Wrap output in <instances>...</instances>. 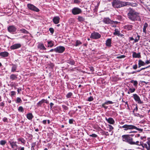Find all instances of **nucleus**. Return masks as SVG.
I'll list each match as a JSON object with an SVG mask.
<instances>
[{
	"label": "nucleus",
	"instance_id": "34",
	"mask_svg": "<svg viewBox=\"0 0 150 150\" xmlns=\"http://www.w3.org/2000/svg\"><path fill=\"white\" fill-rule=\"evenodd\" d=\"M18 110L19 112L23 113L24 112V109L22 106H20L18 107Z\"/></svg>",
	"mask_w": 150,
	"mask_h": 150
},
{
	"label": "nucleus",
	"instance_id": "56",
	"mask_svg": "<svg viewBox=\"0 0 150 150\" xmlns=\"http://www.w3.org/2000/svg\"><path fill=\"white\" fill-rule=\"evenodd\" d=\"M90 70L91 71H94V69L93 67H90L89 68Z\"/></svg>",
	"mask_w": 150,
	"mask_h": 150
},
{
	"label": "nucleus",
	"instance_id": "13",
	"mask_svg": "<svg viewBox=\"0 0 150 150\" xmlns=\"http://www.w3.org/2000/svg\"><path fill=\"white\" fill-rule=\"evenodd\" d=\"M21 45L20 44H16L10 47V48L12 50H15L20 47Z\"/></svg>",
	"mask_w": 150,
	"mask_h": 150
},
{
	"label": "nucleus",
	"instance_id": "58",
	"mask_svg": "<svg viewBox=\"0 0 150 150\" xmlns=\"http://www.w3.org/2000/svg\"><path fill=\"white\" fill-rule=\"evenodd\" d=\"M4 103L3 102L0 103V106H2L3 108L4 106Z\"/></svg>",
	"mask_w": 150,
	"mask_h": 150
},
{
	"label": "nucleus",
	"instance_id": "41",
	"mask_svg": "<svg viewBox=\"0 0 150 150\" xmlns=\"http://www.w3.org/2000/svg\"><path fill=\"white\" fill-rule=\"evenodd\" d=\"M108 127H109V129L108 131L109 132H111L112 130L113 129V127L110 125H108Z\"/></svg>",
	"mask_w": 150,
	"mask_h": 150
},
{
	"label": "nucleus",
	"instance_id": "3",
	"mask_svg": "<svg viewBox=\"0 0 150 150\" xmlns=\"http://www.w3.org/2000/svg\"><path fill=\"white\" fill-rule=\"evenodd\" d=\"M130 4L127 2L117 0L114 1L112 3V5L114 8H118L129 5Z\"/></svg>",
	"mask_w": 150,
	"mask_h": 150
},
{
	"label": "nucleus",
	"instance_id": "36",
	"mask_svg": "<svg viewBox=\"0 0 150 150\" xmlns=\"http://www.w3.org/2000/svg\"><path fill=\"white\" fill-rule=\"evenodd\" d=\"M130 82L132 83H133L134 86H137L138 84V82L137 81L132 80L130 81Z\"/></svg>",
	"mask_w": 150,
	"mask_h": 150
},
{
	"label": "nucleus",
	"instance_id": "29",
	"mask_svg": "<svg viewBox=\"0 0 150 150\" xmlns=\"http://www.w3.org/2000/svg\"><path fill=\"white\" fill-rule=\"evenodd\" d=\"M135 89L134 88H130L129 89L127 93L128 94H129L130 93H132L135 91Z\"/></svg>",
	"mask_w": 150,
	"mask_h": 150
},
{
	"label": "nucleus",
	"instance_id": "35",
	"mask_svg": "<svg viewBox=\"0 0 150 150\" xmlns=\"http://www.w3.org/2000/svg\"><path fill=\"white\" fill-rule=\"evenodd\" d=\"M18 140L19 141H21L22 143L25 144V141L24 138L21 137L18 138Z\"/></svg>",
	"mask_w": 150,
	"mask_h": 150
},
{
	"label": "nucleus",
	"instance_id": "38",
	"mask_svg": "<svg viewBox=\"0 0 150 150\" xmlns=\"http://www.w3.org/2000/svg\"><path fill=\"white\" fill-rule=\"evenodd\" d=\"M22 102V100L21 98L19 97H17L16 98V103H21Z\"/></svg>",
	"mask_w": 150,
	"mask_h": 150
},
{
	"label": "nucleus",
	"instance_id": "5",
	"mask_svg": "<svg viewBox=\"0 0 150 150\" xmlns=\"http://www.w3.org/2000/svg\"><path fill=\"white\" fill-rule=\"evenodd\" d=\"M103 22L107 24H110L112 25L114 24H117L118 22L116 21H111L109 18H105L103 20Z\"/></svg>",
	"mask_w": 150,
	"mask_h": 150
},
{
	"label": "nucleus",
	"instance_id": "7",
	"mask_svg": "<svg viewBox=\"0 0 150 150\" xmlns=\"http://www.w3.org/2000/svg\"><path fill=\"white\" fill-rule=\"evenodd\" d=\"M17 28L15 26L11 25L8 26L7 28L8 31L11 34H13L16 30Z\"/></svg>",
	"mask_w": 150,
	"mask_h": 150
},
{
	"label": "nucleus",
	"instance_id": "39",
	"mask_svg": "<svg viewBox=\"0 0 150 150\" xmlns=\"http://www.w3.org/2000/svg\"><path fill=\"white\" fill-rule=\"evenodd\" d=\"M6 143V141L5 140H1L0 141V144L2 145H4Z\"/></svg>",
	"mask_w": 150,
	"mask_h": 150
},
{
	"label": "nucleus",
	"instance_id": "63",
	"mask_svg": "<svg viewBox=\"0 0 150 150\" xmlns=\"http://www.w3.org/2000/svg\"><path fill=\"white\" fill-rule=\"evenodd\" d=\"M44 100L45 103L47 104H48L49 103L48 101L47 100L44 99Z\"/></svg>",
	"mask_w": 150,
	"mask_h": 150
},
{
	"label": "nucleus",
	"instance_id": "23",
	"mask_svg": "<svg viewBox=\"0 0 150 150\" xmlns=\"http://www.w3.org/2000/svg\"><path fill=\"white\" fill-rule=\"evenodd\" d=\"M145 62L142 61V60L140 59L138 61V67L139 68L142 66H144L145 65Z\"/></svg>",
	"mask_w": 150,
	"mask_h": 150
},
{
	"label": "nucleus",
	"instance_id": "11",
	"mask_svg": "<svg viewBox=\"0 0 150 150\" xmlns=\"http://www.w3.org/2000/svg\"><path fill=\"white\" fill-rule=\"evenodd\" d=\"M55 52L57 53H61L65 50V47L62 46H59L55 48Z\"/></svg>",
	"mask_w": 150,
	"mask_h": 150
},
{
	"label": "nucleus",
	"instance_id": "22",
	"mask_svg": "<svg viewBox=\"0 0 150 150\" xmlns=\"http://www.w3.org/2000/svg\"><path fill=\"white\" fill-rule=\"evenodd\" d=\"M133 26L131 25H126L124 26V28L127 30H131L132 29Z\"/></svg>",
	"mask_w": 150,
	"mask_h": 150
},
{
	"label": "nucleus",
	"instance_id": "62",
	"mask_svg": "<svg viewBox=\"0 0 150 150\" xmlns=\"http://www.w3.org/2000/svg\"><path fill=\"white\" fill-rule=\"evenodd\" d=\"M145 63V64H148L150 63V62L149 60H146Z\"/></svg>",
	"mask_w": 150,
	"mask_h": 150
},
{
	"label": "nucleus",
	"instance_id": "44",
	"mask_svg": "<svg viewBox=\"0 0 150 150\" xmlns=\"http://www.w3.org/2000/svg\"><path fill=\"white\" fill-rule=\"evenodd\" d=\"M16 93L14 91H11V96L12 97L16 95Z\"/></svg>",
	"mask_w": 150,
	"mask_h": 150
},
{
	"label": "nucleus",
	"instance_id": "6",
	"mask_svg": "<svg viewBox=\"0 0 150 150\" xmlns=\"http://www.w3.org/2000/svg\"><path fill=\"white\" fill-rule=\"evenodd\" d=\"M28 8L30 10L35 11L36 12L39 11V9L33 5L31 4H28L27 5Z\"/></svg>",
	"mask_w": 150,
	"mask_h": 150
},
{
	"label": "nucleus",
	"instance_id": "16",
	"mask_svg": "<svg viewBox=\"0 0 150 150\" xmlns=\"http://www.w3.org/2000/svg\"><path fill=\"white\" fill-rule=\"evenodd\" d=\"M132 57L134 58H140L141 57L140 53H137L136 52H132Z\"/></svg>",
	"mask_w": 150,
	"mask_h": 150
},
{
	"label": "nucleus",
	"instance_id": "4",
	"mask_svg": "<svg viewBox=\"0 0 150 150\" xmlns=\"http://www.w3.org/2000/svg\"><path fill=\"white\" fill-rule=\"evenodd\" d=\"M122 128L124 129V130L127 131L129 129H136L138 131L142 132L143 129H142L138 128L136 126L132 125H125L122 126L120 127V128Z\"/></svg>",
	"mask_w": 150,
	"mask_h": 150
},
{
	"label": "nucleus",
	"instance_id": "30",
	"mask_svg": "<svg viewBox=\"0 0 150 150\" xmlns=\"http://www.w3.org/2000/svg\"><path fill=\"white\" fill-rule=\"evenodd\" d=\"M20 31L21 33L24 34H28L29 33L28 31L24 29H20Z\"/></svg>",
	"mask_w": 150,
	"mask_h": 150
},
{
	"label": "nucleus",
	"instance_id": "42",
	"mask_svg": "<svg viewBox=\"0 0 150 150\" xmlns=\"http://www.w3.org/2000/svg\"><path fill=\"white\" fill-rule=\"evenodd\" d=\"M62 108L64 109V110H68L69 108H68L66 106L64 105H62Z\"/></svg>",
	"mask_w": 150,
	"mask_h": 150
},
{
	"label": "nucleus",
	"instance_id": "43",
	"mask_svg": "<svg viewBox=\"0 0 150 150\" xmlns=\"http://www.w3.org/2000/svg\"><path fill=\"white\" fill-rule=\"evenodd\" d=\"M49 30L50 31V33L52 34L54 32V30L53 28H50L49 29Z\"/></svg>",
	"mask_w": 150,
	"mask_h": 150
},
{
	"label": "nucleus",
	"instance_id": "55",
	"mask_svg": "<svg viewBox=\"0 0 150 150\" xmlns=\"http://www.w3.org/2000/svg\"><path fill=\"white\" fill-rule=\"evenodd\" d=\"M47 120H43L42 122L44 125H46L47 123Z\"/></svg>",
	"mask_w": 150,
	"mask_h": 150
},
{
	"label": "nucleus",
	"instance_id": "48",
	"mask_svg": "<svg viewBox=\"0 0 150 150\" xmlns=\"http://www.w3.org/2000/svg\"><path fill=\"white\" fill-rule=\"evenodd\" d=\"M143 146L144 147H145L146 149H147L148 148H149V147H150V146H148L146 144H143Z\"/></svg>",
	"mask_w": 150,
	"mask_h": 150
},
{
	"label": "nucleus",
	"instance_id": "64",
	"mask_svg": "<svg viewBox=\"0 0 150 150\" xmlns=\"http://www.w3.org/2000/svg\"><path fill=\"white\" fill-rule=\"evenodd\" d=\"M147 144L149 146H150V141H149V140H148L147 142Z\"/></svg>",
	"mask_w": 150,
	"mask_h": 150
},
{
	"label": "nucleus",
	"instance_id": "32",
	"mask_svg": "<svg viewBox=\"0 0 150 150\" xmlns=\"http://www.w3.org/2000/svg\"><path fill=\"white\" fill-rule=\"evenodd\" d=\"M120 33V31L118 29H116L115 30V32L113 33V35H117L118 36Z\"/></svg>",
	"mask_w": 150,
	"mask_h": 150
},
{
	"label": "nucleus",
	"instance_id": "33",
	"mask_svg": "<svg viewBox=\"0 0 150 150\" xmlns=\"http://www.w3.org/2000/svg\"><path fill=\"white\" fill-rule=\"evenodd\" d=\"M82 43L81 41L79 40H77L76 42V44L75 46L76 47L79 46L80 45H81Z\"/></svg>",
	"mask_w": 150,
	"mask_h": 150
},
{
	"label": "nucleus",
	"instance_id": "49",
	"mask_svg": "<svg viewBox=\"0 0 150 150\" xmlns=\"http://www.w3.org/2000/svg\"><path fill=\"white\" fill-rule=\"evenodd\" d=\"M105 105V104H104V103H103L102 105V106L105 109H107L108 108V107L107 106Z\"/></svg>",
	"mask_w": 150,
	"mask_h": 150
},
{
	"label": "nucleus",
	"instance_id": "59",
	"mask_svg": "<svg viewBox=\"0 0 150 150\" xmlns=\"http://www.w3.org/2000/svg\"><path fill=\"white\" fill-rule=\"evenodd\" d=\"M149 67H145V68H141L140 70H138L137 71H139L140 72L142 70H144V69H145L146 68H148Z\"/></svg>",
	"mask_w": 150,
	"mask_h": 150
},
{
	"label": "nucleus",
	"instance_id": "50",
	"mask_svg": "<svg viewBox=\"0 0 150 150\" xmlns=\"http://www.w3.org/2000/svg\"><path fill=\"white\" fill-rule=\"evenodd\" d=\"M138 110V108L137 105H136V107L134 108L133 111V113H134L135 111H137Z\"/></svg>",
	"mask_w": 150,
	"mask_h": 150
},
{
	"label": "nucleus",
	"instance_id": "1",
	"mask_svg": "<svg viewBox=\"0 0 150 150\" xmlns=\"http://www.w3.org/2000/svg\"><path fill=\"white\" fill-rule=\"evenodd\" d=\"M122 137L123 141L126 142L130 145H140L142 143L139 141H134L133 138L128 135H123Z\"/></svg>",
	"mask_w": 150,
	"mask_h": 150
},
{
	"label": "nucleus",
	"instance_id": "21",
	"mask_svg": "<svg viewBox=\"0 0 150 150\" xmlns=\"http://www.w3.org/2000/svg\"><path fill=\"white\" fill-rule=\"evenodd\" d=\"M8 53L7 52H2L0 53V56L3 57H8Z\"/></svg>",
	"mask_w": 150,
	"mask_h": 150
},
{
	"label": "nucleus",
	"instance_id": "18",
	"mask_svg": "<svg viewBox=\"0 0 150 150\" xmlns=\"http://www.w3.org/2000/svg\"><path fill=\"white\" fill-rule=\"evenodd\" d=\"M10 65L12 66L11 67V72H13L16 71L17 67V65L16 64H12Z\"/></svg>",
	"mask_w": 150,
	"mask_h": 150
},
{
	"label": "nucleus",
	"instance_id": "51",
	"mask_svg": "<svg viewBox=\"0 0 150 150\" xmlns=\"http://www.w3.org/2000/svg\"><path fill=\"white\" fill-rule=\"evenodd\" d=\"M50 67L51 68H53L54 66V64L52 63H50L49 65Z\"/></svg>",
	"mask_w": 150,
	"mask_h": 150
},
{
	"label": "nucleus",
	"instance_id": "28",
	"mask_svg": "<svg viewBox=\"0 0 150 150\" xmlns=\"http://www.w3.org/2000/svg\"><path fill=\"white\" fill-rule=\"evenodd\" d=\"M77 19H78V21L79 22H81L84 21L85 20V19L84 18H83V17L82 16H78Z\"/></svg>",
	"mask_w": 150,
	"mask_h": 150
},
{
	"label": "nucleus",
	"instance_id": "53",
	"mask_svg": "<svg viewBox=\"0 0 150 150\" xmlns=\"http://www.w3.org/2000/svg\"><path fill=\"white\" fill-rule=\"evenodd\" d=\"M3 120L4 122H7V118L6 117H4L3 118Z\"/></svg>",
	"mask_w": 150,
	"mask_h": 150
},
{
	"label": "nucleus",
	"instance_id": "24",
	"mask_svg": "<svg viewBox=\"0 0 150 150\" xmlns=\"http://www.w3.org/2000/svg\"><path fill=\"white\" fill-rule=\"evenodd\" d=\"M26 117L29 120H31L33 117V116L32 113H29L26 114Z\"/></svg>",
	"mask_w": 150,
	"mask_h": 150
},
{
	"label": "nucleus",
	"instance_id": "14",
	"mask_svg": "<svg viewBox=\"0 0 150 150\" xmlns=\"http://www.w3.org/2000/svg\"><path fill=\"white\" fill-rule=\"evenodd\" d=\"M60 18L58 16H55L53 19V21L55 24H57L59 22Z\"/></svg>",
	"mask_w": 150,
	"mask_h": 150
},
{
	"label": "nucleus",
	"instance_id": "9",
	"mask_svg": "<svg viewBox=\"0 0 150 150\" xmlns=\"http://www.w3.org/2000/svg\"><path fill=\"white\" fill-rule=\"evenodd\" d=\"M101 37V35L98 33L94 32L91 34L90 38L94 39L100 38Z\"/></svg>",
	"mask_w": 150,
	"mask_h": 150
},
{
	"label": "nucleus",
	"instance_id": "19",
	"mask_svg": "<svg viewBox=\"0 0 150 150\" xmlns=\"http://www.w3.org/2000/svg\"><path fill=\"white\" fill-rule=\"evenodd\" d=\"M44 99H42L38 103H37V106L38 108L39 107H41L42 105H44Z\"/></svg>",
	"mask_w": 150,
	"mask_h": 150
},
{
	"label": "nucleus",
	"instance_id": "12",
	"mask_svg": "<svg viewBox=\"0 0 150 150\" xmlns=\"http://www.w3.org/2000/svg\"><path fill=\"white\" fill-rule=\"evenodd\" d=\"M133 97L135 100L138 103L141 104L143 103V102L141 101L140 97L137 94H133Z\"/></svg>",
	"mask_w": 150,
	"mask_h": 150
},
{
	"label": "nucleus",
	"instance_id": "31",
	"mask_svg": "<svg viewBox=\"0 0 150 150\" xmlns=\"http://www.w3.org/2000/svg\"><path fill=\"white\" fill-rule=\"evenodd\" d=\"M67 63L71 65H73L75 64V61L72 59H71L69 60H68L67 61Z\"/></svg>",
	"mask_w": 150,
	"mask_h": 150
},
{
	"label": "nucleus",
	"instance_id": "8",
	"mask_svg": "<svg viewBox=\"0 0 150 150\" xmlns=\"http://www.w3.org/2000/svg\"><path fill=\"white\" fill-rule=\"evenodd\" d=\"M82 12V10L81 9L76 7L73 8L71 11L72 13L74 15L79 14L81 13Z\"/></svg>",
	"mask_w": 150,
	"mask_h": 150
},
{
	"label": "nucleus",
	"instance_id": "26",
	"mask_svg": "<svg viewBox=\"0 0 150 150\" xmlns=\"http://www.w3.org/2000/svg\"><path fill=\"white\" fill-rule=\"evenodd\" d=\"M10 79L12 80H13L17 79V76L15 74H12L10 76Z\"/></svg>",
	"mask_w": 150,
	"mask_h": 150
},
{
	"label": "nucleus",
	"instance_id": "57",
	"mask_svg": "<svg viewBox=\"0 0 150 150\" xmlns=\"http://www.w3.org/2000/svg\"><path fill=\"white\" fill-rule=\"evenodd\" d=\"M73 119H69V123L70 124H71L73 123Z\"/></svg>",
	"mask_w": 150,
	"mask_h": 150
},
{
	"label": "nucleus",
	"instance_id": "54",
	"mask_svg": "<svg viewBox=\"0 0 150 150\" xmlns=\"http://www.w3.org/2000/svg\"><path fill=\"white\" fill-rule=\"evenodd\" d=\"M137 67V65L136 64L134 65L133 66V68L134 69H136Z\"/></svg>",
	"mask_w": 150,
	"mask_h": 150
},
{
	"label": "nucleus",
	"instance_id": "15",
	"mask_svg": "<svg viewBox=\"0 0 150 150\" xmlns=\"http://www.w3.org/2000/svg\"><path fill=\"white\" fill-rule=\"evenodd\" d=\"M105 119L107 122L110 124H113L115 122L114 120L111 117H109L108 118H107L106 117Z\"/></svg>",
	"mask_w": 150,
	"mask_h": 150
},
{
	"label": "nucleus",
	"instance_id": "40",
	"mask_svg": "<svg viewBox=\"0 0 150 150\" xmlns=\"http://www.w3.org/2000/svg\"><path fill=\"white\" fill-rule=\"evenodd\" d=\"M72 93L71 92L69 93L66 95V97L67 98H70L71 96H72Z\"/></svg>",
	"mask_w": 150,
	"mask_h": 150
},
{
	"label": "nucleus",
	"instance_id": "10",
	"mask_svg": "<svg viewBox=\"0 0 150 150\" xmlns=\"http://www.w3.org/2000/svg\"><path fill=\"white\" fill-rule=\"evenodd\" d=\"M11 148L14 150H16L17 149L18 145L16 144V142L13 141V139H11L8 142Z\"/></svg>",
	"mask_w": 150,
	"mask_h": 150
},
{
	"label": "nucleus",
	"instance_id": "47",
	"mask_svg": "<svg viewBox=\"0 0 150 150\" xmlns=\"http://www.w3.org/2000/svg\"><path fill=\"white\" fill-rule=\"evenodd\" d=\"M125 57V56L124 55H121L120 56H118L117 57V59L123 58H124Z\"/></svg>",
	"mask_w": 150,
	"mask_h": 150
},
{
	"label": "nucleus",
	"instance_id": "61",
	"mask_svg": "<svg viewBox=\"0 0 150 150\" xmlns=\"http://www.w3.org/2000/svg\"><path fill=\"white\" fill-rule=\"evenodd\" d=\"M21 91V88H18L17 90V91L18 93H19V92Z\"/></svg>",
	"mask_w": 150,
	"mask_h": 150
},
{
	"label": "nucleus",
	"instance_id": "2",
	"mask_svg": "<svg viewBox=\"0 0 150 150\" xmlns=\"http://www.w3.org/2000/svg\"><path fill=\"white\" fill-rule=\"evenodd\" d=\"M139 13L136 12L134 10L129 8L127 15L129 18L132 21H134L138 17Z\"/></svg>",
	"mask_w": 150,
	"mask_h": 150
},
{
	"label": "nucleus",
	"instance_id": "52",
	"mask_svg": "<svg viewBox=\"0 0 150 150\" xmlns=\"http://www.w3.org/2000/svg\"><path fill=\"white\" fill-rule=\"evenodd\" d=\"M74 2L75 4H78L80 3V1L79 0H74Z\"/></svg>",
	"mask_w": 150,
	"mask_h": 150
},
{
	"label": "nucleus",
	"instance_id": "17",
	"mask_svg": "<svg viewBox=\"0 0 150 150\" xmlns=\"http://www.w3.org/2000/svg\"><path fill=\"white\" fill-rule=\"evenodd\" d=\"M112 40L111 39L108 38L106 41L105 45L108 47H110L111 46Z\"/></svg>",
	"mask_w": 150,
	"mask_h": 150
},
{
	"label": "nucleus",
	"instance_id": "45",
	"mask_svg": "<svg viewBox=\"0 0 150 150\" xmlns=\"http://www.w3.org/2000/svg\"><path fill=\"white\" fill-rule=\"evenodd\" d=\"M90 137H97L98 136L97 135L95 134H92L89 135Z\"/></svg>",
	"mask_w": 150,
	"mask_h": 150
},
{
	"label": "nucleus",
	"instance_id": "20",
	"mask_svg": "<svg viewBox=\"0 0 150 150\" xmlns=\"http://www.w3.org/2000/svg\"><path fill=\"white\" fill-rule=\"evenodd\" d=\"M38 48L42 50H46V48L45 47L43 43H39L38 45Z\"/></svg>",
	"mask_w": 150,
	"mask_h": 150
},
{
	"label": "nucleus",
	"instance_id": "46",
	"mask_svg": "<svg viewBox=\"0 0 150 150\" xmlns=\"http://www.w3.org/2000/svg\"><path fill=\"white\" fill-rule=\"evenodd\" d=\"M93 100V98L91 96L88 98V100L89 101H91Z\"/></svg>",
	"mask_w": 150,
	"mask_h": 150
},
{
	"label": "nucleus",
	"instance_id": "37",
	"mask_svg": "<svg viewBox=\"0 0 150 150\" xmlns=\"http://www.w3.org/2000/svg\"><path fill=\"white\" fill-rule=\"evenodd\" d=\"M104 104H105L106 105H108L109 104H112L113 103V102L112 101L108 100L105 101L104 103Z\"/></svg>",
	"mask_w": 150,
	"mask_h": 150
},
{
	"label": "nucleus",
	"instance_id": "25",
	"mask_svg": "<svg viewBox=\"0 0 150 150\" xmlns=\"http://www.w3.org/2000/svg\"><path fill=\"white\" fill-rule=\"evenodd\" d=\"M148 25L146 23H145L144 24L143 31V32H144L145 33H146V30L147 28L148 27Z\"/></svg>",
	"mask_w": 150,
	"mask_h": 150
},
{
	"label": "nucleus",
	"instance_id": "60",
	"mask_svg": "<svg viewBox=\"0 0 150 150\" xmlns=\"http://www.w3.org/2000/svg\"><path fill=\"white\" fill-rule=\"evenodd\" d=\"M54 105V104L53 103H50V107L51 109L52 108V107Z\"/></svg>",
	"mask_w": 150,
	"mask_h": 150
},
{
	"label": "nucleus",
	"instance_id": "27",
	"mask_svg": "<svg viewBox=\"0 0 150 150\" xmlns=\"http://www.w3.org/2000/svg\"><path fill=\"white\" fill-rule=\"evenodd\" d=\"M48 47H52L54 45V42L52 41H50L47 42Z\"/></svg>",
	"mask_w": 150,
	"mask_h": 150
}]
</instances>
